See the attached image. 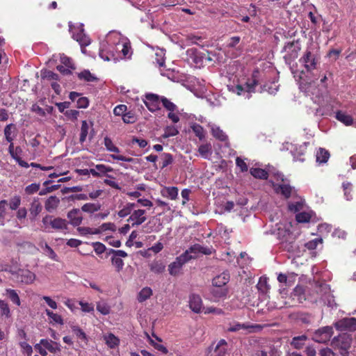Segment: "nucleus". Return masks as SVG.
Masks as SVG:
<instances>
[{
	"label": "nucleus",
	"mask_w": 356,
	"mask_h": 356,
	"mask_svg": "<svg viewBox=\"0 0 356 356\" xmlns=\"http://www.w3.org/2000/svg\"><path fill=\"white\" fill-rule=\"evenodd\" d=\"M250 174L254 177L259 179H266L268 177V173L265 170L258 168H252L250 169Z\"/></svg>",
	"instance_id": "de8ad7c7"
},
{
	"label": "nucleus",
	"mask_w": 356,
	"mask_h": 356,
	"mask_svg": "<svg viewBox=\"0 0 356 356\" xmlns=\"http://www.w3.org/2000/svg\"><path fill=\"white\" fill-rule=\"evenodd\" d=\"M149 269L154 273H161L165 270V265L159 261H154L149 264Z\"/></svg>",
	"instance_id": "a19ab883"
},
{
	"label": "nucleus",
	"mask_w": 356,
	"mask_h": 356,
	"mask_svg": "<svg viewBox=\"0 0 356 356\" xmlns=\"http://www.w3.org/2000/svg\"><path fill=\"white\" fill-rule=\"evenodd\" d=\"M30 213L33 217L35 218L42 211V205L39 202V200L34 199L31 204L30 207Z\"/></svg>",
	"instance_id": "4c0bfd02"
},
{
	"label": "nucleus",
	"mask_w": 356,
	"mask_h": 356,
	"mask_svg": "<svg viewBox=\"0 0 356 356\" xmlns=\"http://www.w3.org/2000/svg\"><path fill=\"white\" fill-rule=\"evenodd\" d=\"M78 77L80 80H83L87 82H93L97 79L89 70H83L78 73Z\"/></svg>",
	"instance_id": "ea45409f"
},
{
	"label": "nucleus",
	"mask_w": 356,
	"mask_h": 356,
	"mask_svg": "<svg viewBox=\"0 0 356 356\" xmlns=\"http://www.w3.org/2000/svg\"><path fill=\"white\" fill-rule=\"evenodd\" d=\"M274 176L277 182L272 181V185L275 193L282 195L285 198L293 197V200L288 202L289 211L297 214L307 209V206L305 200L301 197L296 195L294 188L284 182V175L282 173L277 172Z\"/></svg>",
	"instance_id": "20e7f679"
},
{
	"label": "nucleus",
	"mask_w": 356,
	"mask_h": 356,
	"mask_svg": "<svg viewBox=\"0 0 356 356\" xmlns=\"http://www.w3.org/2000/svg\"><path fill=\"white\" fill-rule=\"evenodd\" d=\"M152 296V290L150 287L143 288L138 293L137 300L139 302H143Z\"/></svg>",
	"instance_id": "473e14b6"
},
{
	"label": "nucleus",
	"mask_w": 356,
	"mask_h": 356,
	"mask_svg": "<svg viewBox=\"0 0 356 356\" xmlns=\"http://www.w3.org/2000/svg\"><path fill=\"white\" fill-rule=\"evenodd\" d=\"M4 135L8 143L13 142L16 135V127L13 124H9L4 128Z\"/></svg>",
	"instance_id": "c85d7f7f"
},
{
	"label": "nucleus",
	"mask_w": 356,
	"mask_h": 356,
	"mask_svg": "<svg viewBox=\"0 0 356 356\" xmlns=\"http://www.w3.org/2000/svg\"><path fill=\"white\" fill-rule=\"evenodd\" d=\"M54 217L52 216L47 215L43 217L42 222L43 225L44 231L49 232V229L53 227Z\"/></svg>",
	"instance_id": "49530a36"
},
{
	"label": "nucleus",
	"mask_w": 356,
	"mask_h": 356,
	"mask_svg": "<svg viewBox=\"0 0 356 356\" xmlns=\"http://www.w3.org/2000/svg\"><path fill=\"white\" fill-rule=\"evenodd\" d=\"M147 220V213L145 209H134L131 216L128 218V221L131 222V225L138 226L145 222Z\"/></svg>",
	"instance_id": "ddd939ff"
},
{
	"label": "nucleus",
	"mask_w": 356,
	"mask_h": 356,
	"mask_svg": "<svg viewBox=\"0 0 356 356\" xmlns=\"http://www.w3.org/2000/svg\"><path fill=\"white\" fill-rule=\"evenodd\" d=\"M229 280V275L227 272H223L220 275L216 276L212 281L213 285L216 287L225 286Z\"/></svg>",
	"instance_id": "b1692460"
},
{
	"label": "nucleus",
	"mask_w": 356,
	"mask_h": 356,
	"mask_svg": "<svg viewBox=\"0 0 356 356\" xmlns=\"http://www.w3.org/2000/svg\"><path fill=\"white\" fill-rule=\"evenodd\" d=\"M253 325H249L246 324H241L238 323H234L233 324H230L229 327L227 328L228 331L230 332H236L240 330H248L249 328H252Z\"/></svg>",
	"instance_id": "09e8293b"
},
{
	"label": "nucleus",
	"mask_w": 356,
	"mask_h": 356,
	"mask_svg": "<svg viewBox=\"0 0 356 356\" xmlns=\"http://www.w3.org/2000/svg\"><path fill=\"white\" fill-rule=\"evenodd\" d=\"M122 120L126 124H131L136 122V118L134 113L129 111L127 112L122 117Z\"/></svg>",
	"instance_id": "0e129e2a"
},
{
	"label": "nucleus",
	"mask_w": 356,
	"mask_h": 356,
	"mask_svg": "<svg viewBox=\"0 0 356 356\" xmlns=\"http://www.w3.org/2000/svg\"><path fill=\"white\" fill-rule=\"evenodd\" d=\"M178 188L175 186L167 187L165 186L161 191V194L163 197L169 198L170 200H176L178 197Z\"/></svg>",
	"instance_id": "4be33fe9"
},
{
	"label": "nucleus",
	"mask_w": 356,
	"mask_h": 356,
	"mask_svg": "<svg viewBox=\"0 0 356 356\" xmlns=\"http://www.w3.org/2000/svg\"><path fill=\"white\" fill-rule=\"evenodd\" d=\"M79 304L81 306L82 312H83L89 313L94 311V305L92 303L81 300L79 302Z\"/></svg>",
	"instance_id": "680f3d73"
},
{
	"label": "nucleus",
	"mask_w": 356,
	"mask_h": 356,
	"mask_svg": "<svg viewBox=\"0 0 356 356\" xmlns=\"http://www.w3.org/2000/svg\"><path fill=\"white\" fill-rule=\"evenodd\" d=\"M212 248L204 247L199 244L191 246L179 257H177L175 261L168 266L169 273L171 275H177L181 271L182 266L188 261L197 258L200 254H211Z\"/></svg>",
	"instance_id": "39448f33"
},
{
	"label": "nucleus",
	"mask_w": 356,
	"mask_h": 356,
	"mask_svg": "<svg viewBox=\"0 0 356 356\" xmlns=\"http://www.w3.org/2000/svg\"><path fill=\"white\" fill-rule=\"evenodd\" d=\"M332 334V327L331 326H325L316 330L312 339L318 343H325L330 339Z\"/></svg>",
	"instance_id": "f8f14e48"
},
{
	"label": "nucleus",
	"mask_w": 356,
	"mask_h": 356,
	"mask_svg": "<svg viewBox=\"0 0 356 356\" xmlns=\"http://www.w3.org/2000/svg\"><path fill=\"white\" fill-rule=\"evenodd\" d=\"M191 128L195 133V136L198 137L200 140L204 138V132L202 126H200L198 124L193 123L191 124Z\"/></svg>",
	"instance_id": "603ef678"
},
{
	"label": "nucleus",
	"mask_w": 356,
	"mask_h": 356,
	"mask_svg": "<svg viewBox=\"0 0 356 356\" xmlns=\"http://www.w3.org/2000/svg\"><path fill=\"white\" fill-rule=\"evenodd\" d=\"M21 204V198L18 195H15L10 200L9 207L12 210H16Z\"/></svg>",
	"instance_id": "69168bd1"
},
{
	"label": "nucleus",
	"mask_w": 356,
	"mask_h": 356,
	"mask_svg": "<svg viewBox=\"0 0 356 356\" xmlns=\"http://www.w3.org/2000/svg\"><path fill=\"white\" fill-rule=\"evenodd\" d=\"M312 215V211L309 209L308 207L302 211L298 213L296 216V219L298 222L304 223L308 222Z\"/></svg>",
	"instance_id": "a878e982"
},
{
	"label": "nucleus",
	"mask_w": 356,
	"mask_h": 356,
	"mask_svg": "<svg viewBox=\"0 0 356 356\" xmlns=\"http://www.w3.org/2000/svg\"><path fill=\"white\" fill-rule=\"evenodd\" d=\"M300 49L301 46L298 41H293L285 44L283 49L285 52L284 58L288 64L298 57Z\"/></svg>",
	"instance_id": "9d476101"
},
{
	"label": "nucleus",
	"mask_w": 356,
	"mask_h": 356,
	"mask_svg": "<svg viewBox=\"0 0 356 356\" xmlns=\"http://www.w3.org/2000/svg\"><path fill=\"white\" fill-rule=\"evenodd\" d=\"M178 133H179L178 129L175 126H174V125L168 126L165 129L163 137L169 138V137L175 136L177 135Z\"/></svg>",
	"instance_id": "6e6d98bb"
},
{
	"label": "nucleus",
	"mask_w": 356,
	"mask_h": 356,
	"mask_svg": "<svg viewBox=\"0 0 356 356\" xmlns=\"http://www.w3.org/2000/svg\"><path fill=\"white\" fill-rule=\"evenodd\" d=\"M188 306L189 309L195 314L202 313L204 306L200 296L194 293H191L188 296Z\"/></svg>",
	"instance_id": "9b49d317"
},
{
	"label": "nucleus",
	"mask_w": 356,
	"mask_h": 356,
	"mask_svg": "<svg viewBox=\"0 0 356 356\" xmlns=\"http://www.w3.org/2000/svg\"><path fill=\"white\" fill-rule=\"evenodd\" d=\"M89 128L90 125L88 124V123L86 120L82 121L79 138L81 143H83L86 141L87 136L88 134Z\"/></svg>",
	"instance_id": "c03bdc74"
},
{
	"label": "nucleus",
	"mask_w": 356,
	"mask_h": 356,
	"mask_svg": "<svg viewBox=\"0 0 356 356\" xmlns=\"http://www.w3.org/2000/svg\"><path fill=\"white\" fill-rule=\"evenodd\" d=\"M127 107L124 104H120L115 107L113 113L118 116H123L127 113Z\"/></svg>",
	"instance_id": "774afa93"
},
{
	"label": "nucleus",
	"mask_w": 356,
	"mask_h": 356,
	"mask_svg": "<svg viewBox=\"0 0 356 356\" xmlns=\"http://www.w3.org/2000/svg\"><path fill=\"white\" fill-rule=\"evenodd\" d=\"M257 81L253 76L251 79L245 80L243 79L237 82V83L227 85V88L230 92L243 95L245 98H250V94L257 91Z\"/></svg>",
	"instance_id": "423d86ee"
},
{
	"label": "nucleus",
	"mask_w": 356,
	"mask_h": 356,
	"mask_svg": "<svg viewBox=\"0 0 356 356\" xmlns=\"http://www.w3.org/2000/svg\"><path fill=\"white\" fill-rule=\"evenodd\" d=\"M101 205L99 203H86L81 207V210L86 213H92L99 211Z\"/></svg>",
	"instance_id": "79ce46f5"
},
{
	"label": "nucleus",
	"mask_w": 356,
	"mask_h": 356,
	"mask_svg": "<svg viewBox=\"0 0 356 356\" xmlns=\"http://www.w3.org/2000/svg\"><path fill=\"white\" fill-rule=\"evenodd\" d=\"M113 169L103 164L96 165L94 168L90 169V173L93 176H99L102 174H104L108 172H111Z\"/></svg>",
	"instance_id": "7c9ffc66"
},
{
	"label": "nucleus",
	"mask_w": 356,
	"mask_h": 356,
	"mask_svg": "<svg viewBox=\"0 0 356 356\" xmlns=\"http://www.w3.org/2000/svg\"><path fill=\"white\" fill-rule=\"evenodd\" d=\"M161 103H162L163 106L168 111H169V112L177 110V106L174 103L169 101L167 98L162 97H161Z\"/></svg>",
	"instance_id": "bf43d9fd"
},
{
	"label": "nucleus",
	"mask_w": 356,
	"mask_h": 356,
	"mask_svg": "<svg viewBox=\"0 0 356 356\" xmlns=\"http://www.w3.org/2000/svg\"><path fill=\"white\" fill-rule=\"evenodd\" d=\"M104 145L108 151L118 153L120 149L112 142L108 137L104 138Z\"/></svg>",
	"instance_id": "4d7b16f0"
},
{
	"label": "nucleus",
	"mask_w": 356,
	"mask_h": 356,
	"mask_svg": "<svg viewBox=\"0 0 356 356\" xmlns=\"http://www.w3.org/2000/svg\"><path fill=\"white\" fill-rule=\"evenodd\" d=\"M6 296L10 298V300L17 306H19L21 304L19 297L16 292L15 290L7 289L6 290Z\"/></svg>",
	"instance_id": "a18cd8bd"
},
{
	"label": "nucleus",
	"mask_w": 356,
	"mask_h": 356,
	"mask_svg": "<svg viewBox=\"0 0 356 356\" xmlns=\"http://www.w3.org/2000/svg\"><path fill=\"white\" fill-rule=\"evenodd\" d=\"M53 229L62 231L67 229V222L61 218H55L54 219Z\"/></svg>",
	"instance_id": "72a5a7b5"
},
{
	"label": "nucleus",
	"mask_w": 356,
	"mask_h": 356,
	"mask_svg": "<svg viewBox=\"0 0 356 356\" xmlns=\"http://www.w3.org/2000/svg\"><path fill=\"white\" fill-rule=\"evenodd\" d=\"M209 127L213 137L221 141H225L227 140V137L226 134L223 132L222 130L220 129L218 126L216 124H209Z\"/></svg>",
	"instance_id": "c756f323"
},
{
	"label": "nucleus",
	"mask_w": 356,
	"mask_h": 356,
	"mask_svg": "<svg viewBox=\"0 0 356 356\" xmlns=\"http://www.w3.org/2000/svg\"><path fill=\"white\" fill-rule=\"evenodd\" d=\"M335 118L346 126L355 125V121L353 117L345 111H337Z\"/></svg>",
	"instance_id": "6ab92c4d"
},
{
	"label": "nucleus",
	"mask_w": 356,
	"mask_h": 356,
	"mask_svg": "<svg viewBox=\"0 0 356 356\" xmlns=\"http://www.w3.org/2000/svg\"><path fill=\"white\" fill-rule=\"evenodd\" d=\"M202 313H204V314H214L216 315H220L223 312L221 309L213 307H207L203 308Z\"/></svg>",
	"instance_id": "338daca9"
},
{
	"label": "nucleus",
	"mask_w": 356,
	"mask_h": 356,
	"mask_svg": "<svg viewBox=\"0 0 356 356\" xmlns=\"http://www.w3.org/2000/svg\"><path fill=\"white\" fill-rule=\"evenodd\" d=\"M307 339V337L305 334H302L301 336L295 337L293 338L291 344L296 349H301L303 347V346L305 345Z\"/></svg>",
	"instance_id": "f704fd0d"
},
{
	"label": "nucleus",
	"mask_w": 356,
	"mask_h": 356,
	"mask_svg": "<svg viewBox=\"0 0 356 356\" xmlns=\"http://www.w3.org/2000/svg\"><path fill=\"white\" fill-rule=\"evenodd\" d=\"M200 155L206 159H209L212 154V146L211 143L202 144L198 147Z\"/></svg>",
	"instance_id": "bb28decb"
},
{
	"label": "nucleus",
	"mask_w": 356,
	"mask_h": 356,
	"mask_svg": "<svg viewBox=\"0 0 356 356\" xmlns=\"http://www.w3.org/2000/svg\"><path fill=\"white\" fill-rule=\"evenodd\" d=\"M334 327L338 330H356V318H345L334 323Z\"/></svg>",
	"instance_id": "2eb2a0df"
},
{
	"label": "nucleus",
	"mask_w": 356,
	"mask_h": 356,
	"mask_svg": "<svg viewBox=\"0 0 356 356\" xmlns=\"http://www.w3.org/2000/svg\"><path fill=\"white\" fill-rule=\"evenodd\" d=\"M342 187L344 192V197L346 200L350 201L353 199L351 191H352V184L350 182H343L342 184Z\"/></svg>",
	"instance_id": "864d4df0"
},
{
	"label": "nucleus",
	"mask_w": 356,
	"mask_h": 356,
	"mask_svg": "<svg viewBox=\"0 0 356 356\" xmlns=\"http://www.w3.org/2000/svg\"><path fill=\"white\" fill-rule=\"evenodd\" d=\"M103 339L110 348H115L120 344L119 338L112 333L104 334Z\"/></svg>",
	"instance_id": "393cba45"
},
{
	"label": "nucleus",
	"mask_w": 356,
	"mask_h": 356,
	"mask_svg": "<svg viewBox=\"0 0 356 356\" xmlns=\"http://www.w3.org/2000/svg\"><path fill=\"white\" fill-rule=\"evenodd\" d=\"M111 264L115 267L117 272L121 271L123 269L124 265V261L121 258L115 257L113 255H112L111 257Z\"/></svg>",
	"instance_id": "8fccbe9b"
},
{
	"label": "nucleus",
	"mask_w": 356,
	"mask_h": 356,
	"mask_svg": "<svg viewBox=\"0 0 356 356\" xmlns=\"http://www.w3.org/2000/svg\"><path fill=\"white\" fill-rule=\"evenodd\" d=\"M80 235L82 236H86V235H92V234H97L99 233V231H97V229H92L90 227H79L77 229Z\"/></svg>",
	"instance_id": "13d9d810"
},
{
	"label": "nucleus",
	"mask_w": 356,
	"mask_h": 356,
	"mask_svg": "<svg viewBox=\"0 0 356 356\" xmlns=\"http://www.w3.org/2000/svg\"><path fill=\"white\" fill-rule=\"evenodd\" d=\"M83 24H77L76 25L69 23V29L72 33L74 40H76L81 47V51L86 54L84 47L90 44V39L87 36L83 29Z\"/></svg>",
	"instance_id": "0eeeda50"
},
{
	"label": "nucleus",
	"mask_w": 356,
	"mask_h": 356,
	"mask_svg": "<svg viewBox=\"0 0 356 356\" xmlns=\"http://www.w3.org/2000/svg\"><path fill=\"white\" fill-rule=\"evenodd\" d=\"M144 104L151 112H154L160 108L161 97L157 95L148 93L145 96Z\"/></svg>",
	"instance_id": "4468645a"
},
{
	"label": "nucleus",
	"mask_w": 356,
	"mask_h": 356,
	"mask_svg": "<svg viewBox=\"0 0 356 356\" xmlns=\"http://www.w3.org/2000/svg\"><path fill=\"white\" fill-rule=\"evenodd\" d=\"M286 149L290 150V152L293 155L294 160L303 161L304 159L302 156L304 155L306 150V144L299 145L298 147L296 145L293 143H286Z\"/></svg>",
	"instance_id": "dca6fc26"
},
{
	"label": "nucleus",
	"mask_w": 356,
	"mask_h": 356,
	"mask_svg": "<svg viewBox=\"0 0 356 356\" xmlns=\"http://www.w3.org/2000/svg\"><path fill=\"white\" fill-rule=\"evenodd\" d=\"M257 287L258 290L264 294H266L269 291L270 286L268 284V279L266 277H261L257 283Z\"/></svg>",
	"instance_id": "58836bf2"
},
{
	"label": "nucleus",
	"mask_w": 356,
	"mask_h": 356,
	"mask_svg": "<svg viewBox=\"0 0 356 356\" xmlns=\"http://www.w3.org/2000/svg\"><path fill=\"white\" fill-rule=\"evenodd\" d=\"M137 204L134 202H127L126 203L121 209H120L118 212V215L120 218H125L127 216H131L134 209L137 208Z\"/></svg>",
	"instance_id": "5701e85b"
},
{
	"label": "nucleus",
	"mask_w": 356,
	"mask_h": 356,
	"mask_svg": "<svg viewBox=\"0 0 356 356\" xmlns=\"http://www.w3.org/2000/svg\"><path fill=\"white\" fill-rule=\"evenodd\" d=\"M156 63L160 67L164 65L165 63V51L162 49H157L155 52Z\"/></svg>",
	"instance_id": "5fc2aeb1"
},
{
	"label": "nucleus",
	"mask_w": 356,
	"mask_h": 356,
	"mask_svg": "<svg viewBox=\"0 0 356 356\" xmlns=\"http://www.w3.org/2000/svg\"><path fill=\"white\" fill-rule=\"evenodd\" d=\"M298 225L292 224L286 219H283L276 223L273 228L272 234L276 236L280 241V248L283 250L290 253H296L298 246L296 242L297 237L300 234Z\"/></svg>",
	"instance_id": "7ed1b4c3"
},
{
	"label": "nucleus",
	"mask_w": 356,
	"mask_h": 356,
	"mask_svg": "<svg viewBox=\"0 0 356 356\" xmlns=\"http://www.w3.org/2000/svg\"><path fill=\"white\" fill-rule=\"evenodd\" d=\"M97 310L103 315H107L110 313L111 307L105 302H98L97 303Z\"/></svg>",
	"instance_id": "3c124183"
},
{
	"label": "nucleus",
	"mask_w": 356,
	"mask_h": 356,
	"mask_svg": "<svg viewBox=\"0 0 356 356\" xmlns=\"http://www.w3.org/2000/svg\"><path fill=\"white\" fill-rule=\"evenodd\" d=\"M35 349L38 350L42 356H47V350L51 353H59L60 351V345L56 341L42 339L38 343L35 345Z\"/></svg>",
	"instance_id": "1a4fd4ad"
},
{
	"label": "nucleus",
	"mask_w": 356,
	"mask_h": 356,
	"mask_svg": "<svg viewBox=\"0 0 356 356\" xmlns=\"http://www.w3.org/2000/svg\"><path fill=\"white\" fill-rule=\"evenodd\" d=\"M17 278L21 282L29 284L35 280V275L29 270L20 269L17 272Z\"/></svg>",
	"instance_id": "a211bd4d"
},
{
	"label": "nucleus",
	"mask_w": 356,
	"mask_h": 356,
	"mask_svg": "<svg viewBox=\"0 0 356 356\" xmlns=\"http://www.w3.org/2000/svg\"><path fill=\"white\" fill-rule=\"evenodd\" d=\"M316 161L319 163H326L330 157L328 151L323 148H319L316 152Z\"/></svg>",
	"instance_id": "e433bc0d"
},
{
	"label": "nucleus",
	"mask_w": 356,
	"mask_h": 356,
	"mask_svg": "<svg viewBox=\"0 0 356 356\" xmlns=\"http://www.w3.org/2000/svg\"><path fill=\"white\" fill-rule=\"evenodd\" d=\"M131 55L129 40L118 31L109 32L100 43L99 56L104 60L129 59Z\"/></svg>",
	"instance_id": "f03ea898"
},
{
	"label": "nucleus",
	"mask_w": 356,
	"mask_h": 356,
	"mask_svg": "<svg viewBox=\"0 0 356 356\" xmlns=\"http://www.w3.org/2000/svg\"><path fill=\"white\" fill-rule=\"evenodd\" d=\"M60 202L59 199L56 196L49 197L45 202V209L49 212L54 211Z\"/></svg>",
	"instance_id": "2f4dec72"
},
{
	"label": "nucleus",
	"mask_w": 356,
	"mask_h": 356,
	"mask_svg": "<svg viewBox=\"0 0 356 356\" xmlns=\"http://www.w3.org/2000/svg\"><path fill=\"white\" fill-rule=\"evenodd\" d=\"M45 313H46L47 316L49 317V318L50 319L51 323H56V324H59V325H63V323H64L63 319L60 314L54 313V312L50 311L49 309H46Z\"/></svg>",
	"instance_id": "c9c22d12"
},
{
	"label": "nucleus",
	"mask_w": 356,
	"mask_h": 356,
	"mask_svg": "<svg viewBox=\"0 0 356 356\" xmlns=\"http://www.w3.org/2000/svg\"><path fill=\"white\" fill-rule=\"evenodd\" d=\"M40 248L42 250L44 254L51 259L58 261V257L54 250L47 243L42 242L40 243Z\"/></svg>",
	"instance_id": "cd10ccee"
},
{
	"label": "nucleus",
	"mask_w": 356,
	"mask_h": 356,
	"mask_svg": "<svg viewBox=\"0 0 356 356\" xmlns=\"http://www.w3.org/2000/svg\"><path fill=\"white\" fill-rule=\"evenodd\" d=\"M227 350V344L225 340L221 339L215 346L214 349L209 347L207 354L211 356H225Z\"/></svg>",
	"instance_id": "f3484780"
},
{
	"label": "nucleus",
	"mask_w": 356,
	"mask_h": 356,
	"mask_svg": "<svg viewBox=\"0 0 356 356\" xmlns=\"http://www.w3.org/2000/svg\"><path fill=\"white\" fill-rule=\"evenodd\" d=\"M0 310L2 316H5L7 318L10 316V309L4 300H0Z\"/></svg>",
	"instance_id": "e2e57ef3"
},
{
	"label": "nucleus",
	"mask_w": 356,
	"mask_h": 356,
	"mask_svg": "<svg viewBox=\"0 0 356 356\" xmlns=\"http://www.w3.org/2000/svg\"><path fill=\"white\" fill-rule=\"evenodd\" d=\"M322 243H323L322 238H317L313 239V240L306 243L305 247L310 250H313L316 248L318 245L321 244Z\"/></svg>",
	"instance_id": "052dcab7"
},
{
	"label": "nucleus",
	"mask_w": 356,
	"mask_h": 356,
	"mask_svg": "<svg viewBox=\"0 0 356 356\" xmlns=\"http://www.w3.org/2000/svg\"><path fill=\"white\" fill-rule=\"evenodd\" d=\"M71 329L74 334L77 337V339L86 343L87 342V336L82 329H81L77 325H71Z\"/></svg>",
	"instance_id": "37998d69"
},
{
	"label": "nucleus",
	"mask_w": 356,
	"mask_h": 356,
	"mask_svg": "<svg viewBox=\"0 0 356 356\" xmlns=\"http://www.w3.org/2000/svg\"><path fill=\"white\" fill-rule=\"evenodd\" d=\"M311 76L305 79L300 77V88L307 96L319 106L316 109L318 115H330L333 110V99L327 95H324L321 90L317 88V80L319 76L312 72L316 68L318 63L317 49L313 47H308L303 56L299 60Z\"/></svg>",
	"instance_id": "f257e3e1"
},
{
	"label": "nucleus",
	"mask_w": 356,
	"mask_h": 356,
	"mask_svg": "<svg viewBox=\"0 0 356 356\" xmlns=\"http://www.w3.org/2000/svg\"><path fill=\"white\" fill-rule=\"evenodd\" d=\"M321 292H323V295L321 296V300L330 307L335 306L334 300L333 297L330 293V289L326 284L321 285L320 287Z\"/></svg>",
	"instance_id": "aec40b11"
},
{
	"label": "nucleus",
	"mask_w": 356,
	"mask_h": 356,
	"mask_svg": "<svg viewBox=\"0 0 356 356\" xmlns=\"http://www.w3.org/2000/svg\"><path fill=\"white\" fill-rule=\"evenodd\" d=\"M67 218L69 219L70 224L73 226L79 225L83 220V217L80 211L76 209H72L68 212Z\"/></svg>",
	"instance_id": "412c9836"
},
{
	"label": "nucleus",
	"mask_w": 356,
	"mask_h": 356,
	"mask_svg": "<svg viewBox=\"0 0 356 356\" xmlns=\"http://www.w3.org/2000/svg\"><path fill=\"white\" fill-rule=\"evenodd\" d=\"M332 346L338 349L342 356H348V350L351 344V338L347 334H341L332 341Z\"/></svg>",
	"instance_id": "6e6552de"
}]
</instances>
